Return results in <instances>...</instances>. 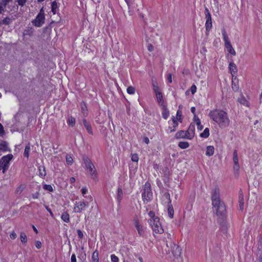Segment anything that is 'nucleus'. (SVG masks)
Masks as SVG:
<instances>
[{
	"label": "nucleus",
	"instance_id": "f257e3e1",
	"mask_svg": "<svg viewBox=\"0 0 262 262\" xmlns=\"http://www.w3.org/2000/svg\"><path fill=\"white\" fill-rule=\"evenodd\" d=\"M209 116L221 128H225L230 124V121L227 113L222 110L215 109L211 111L209 113Z\"/></svg>",
	"mask_w": 262,
	"mask_h": 262
},
{
	"label": "nucleus",
	"instance_id": "f03ea898",
	"mask_svg": "<svg viewBox=\"0 0 262 262\" xmlns=\"http://www.w3.org/2000/svg\"><path fill=\"white\" fill-rule=\"evenodd\" d=\"M142 197L144 204L151 201L152 199V192L151 190V186L148 182L145 183L143 189Z\"/></svg>",
	"mask_w": 262,
	"mask_h": 262
},
{
	"label": "nucleus",
	"instance_id": "7ed1b4c3",
	"mask_svg": "<svg viewBox=\"0 0 262 262\" xmlns=\"http://www.w3.org/2000/svg\"><path fill=\"white\" fill-rule=\"evenodd\" d=\"M83 161L88 170H89L90 174H91L92 179L94 180H97L96 169L95 168L94 164L92 163L90 159L86 157H83Z\"/></svg>",
	"mask_w": 262,
	"mask_h": 262
},
{
	"label": "nucleus",
	"instance_id": "20e7f679",
	"mask_svg": "<svg viewBox=\"0 0 262 262\" xmlns=\"http://www.w3.org/2000/svg\"><path fill=\"white\" fill-rule=\"evenodd\" d=\"M13 156L12 154H9L7 156H3L0 159V170H3V173H5L8 170L10 161L12 159Z\"/></svg>",
	"mask_w": 262,
	"mask_h": 262
},
{
	"label": "nucleus",
	"instance_id": "39448f33",
	"mask_svg": "<svg viewBox=\"0 0 262 262\" xmlns=\"http://www.w3.org/2000/svg\"><path fill=\"white\" fill-rule=\"evenodd\" d=\"M148 222L151 226L153 231L156 233L162 234L163 233L164 229L161 226L159 218L149 219Z\"/></svg>",
	"mask_w": 262,
	"mask_h": 262
},
{
	"label": "nucleus",
	"instance_id": "423d86ee",
	"mask_svg": "<svg viewBox=\"0 0 262 262\" xmlns=\"http://www.w3.org/2000/svg\"><path fill=\"white\" fill-rule=\"evenodd\" d=\"M213 208L215 211L216 214L219 217H223L226 213V209L223 201H219L216 204H212Z\"/></svg>",
	"mask_w": 262,
	"mask_h": 262
},
{
	"label": "nucleus",
	"instance_id": "0eeeda50",
	"mask_svg": "<svg viewBox=\"0 0 262 262\" xmlns=\"http://www.w3.org/2000/svg\"><path fill=\"white\" fill-rule=\"evenodd\" d=\"M211 199L212 204H216L217 202L222 201L220 190L217 186H215L211 191Z\"/></svg>",
	"mask_w": 262,
	"mask_h": 262
},
{
	"label": "nucleus",
	"instance_id": "6e6552de",
	"mask_svg": "<svg viewBox=\"0 0 262 262\" xmlns=\"http://www.w3.org/2000/svg\"><path fill=\"white\" fill-rule=\"evenodd\" d=\"M32 23L37 27H39L45 23V14L43 8H41L39 14L37 15L35 19Z\"/></svg>",
	"mask_w": 262,
	"mask_h": 262
},
{
	"label": "nucleus",
	"instance_id": "1a4fd4ad",
	"mask_svg": "<svg viewBox=\"0 0 262 262\" xmlns=\"http://www.w3.org/2000/svg\"><path fill=\"white\" fill-rule=\"evenodd\" d=\"M88 206V202L84 201H76L74 204L73 211L75 213H80Z\"/></svg>",
	"mask_w": 262,
	"mask_h": 262
},
{
	"label": "nucleus",
	"instance_id": "9d476101",
	"mask_svg": "<svg viewBox=\"0 0 262 262\" xmlns=\"http://www.w3.org/2000/svg\"><path fill=\"white\" fill-rule=\"evenodd\" d=\"M195 125L191 123L186 132L188 139H192L194 136Z\"/></svg>",
	"mask_w": 262,
	"mask_h": 262
},
{
	"label": "nucleus",
	"instance_id": "9b49d317",
	"mask_svg": "<svg viewBox=\"0 0 262 262\" xmlns=\"http://www.w3.org/2000/svg\"><path fill=\"white\" fill-rule=\"evenodd\" d=\"M172 252L174 256H179L181 254V249L179 246L173 244Z\"/></svg>",
	"mask_w": 262,
	"mask_h": 262
},
{
	"label": "nucleus",
	"instance_id": "f8f14e48",
	"mask_svg": "<svg viewBox=\"0 0 262 262\" xmlns=\"http://www.w3.org/2000/svg\"><path fill=\"white\" fill-rule=\"evenodd\" d=\"M233 162L234 163V168L235 170H238L239 168V166L238 164V159L237 156V150H235L233 152Z\"/></svg>",
	"mask_w": 262,
	"mask_h": 262
},
{
	"label": "nucleus",
	"instance_id": "ddd939ff",
	"mask_svg": "<svg viewBox=\"0 0 262 262\" xmlns=\"http://www.w3.org/2000/svg\"><path fill=\"white\" fill-rule=\"evenodd\" d=\"M82 122H83V124L84 127H85L86 130L88 131V132L92 135H93V132L92 130L91 123L89 122H88L86 120V119H83Z\"/></svg>",
	"mask_w": 262,
	"mask_h": 262
},
{
	"label": "nucleus",
	"instance_id": "4468645a",
	"mask_svg": "<svg viewBox=\"0 0 262 262\" xmlns=\"http://www.w3.org/2000/svg\"><path fill=\"white\" fill-rule=\"evenodd\" d=\"M225 46L229 53H230L232 55H235L236 52L234 49L233 48L230 42H227V43H225Z\"/></svg>",
	"mask_w": 262,
	"mask_h": 262
},
{
	"label": "nucleus",
	"instance_id": "2eb2a0df",
	"mask_svg": "<svg viewBox=\"0 0 262 262\" xmlns=\"http://www.w3.org/2000/svg\"><path fill=\"white\" fill-rule=\"evenodd\" d=\"M175 137L177 139H180V138L187 139V135L186 134V131L180 130L176 134Z\"/></svg>",
	"mask_w": 262,
	"mask_h": 262
},
{
	"label": "nucleus",
	"instance_id": "dca6fc26",
	"mask_svg": "<svg viewBox=\"0 0 262 262\" xmlns=\"http://www.w3.org/2000/svg\"><path fill=\"white\" fill-rule=\"evenodd\" d=\"M9 150L10 149L8 147V143L5 141H2L0 143V151H6Z\"/></svg>",
	"mask_w": 262,
	"mask_h": 262
},
{
	"label": "nucleus",
	"instance_id": "f3484780",
	"mask_svg": "<svg viewBox=\"0 0 262 262\" xmlns=\"http://www.w3.org/2000/svg\"><path fill=\"white\" fill-rule=\"evenodd\" d=\"M156 98L159 104L164 106V101L163 99V96L161 92L156 93Z\"/></svg>",
	"mask_w": 262,
	"mask_h": 262
},
{
	"label": "nucleus",
	"instance_id": "a211bd4d",
	"mask_svg": "<svg viewBox=\"0 0 262 262\" xmlns=\"http://www.w3.org/2000/svg\"><path fill=\"white\" fill-rule=\"evenodd\" d=\"M238 203H239V207L240 210H243L244 209V195L242 194V193H241L239 194Z\"/></svg>",
	"mask_w": 262,
	"mask_h": 262
},
{
	"label": "nucleus",
	"instance_id": "6ab92c4d",
	"mask_svg": "<svg viewBox=\"0 0 262 262\" xmlns=\"http://www.w3.org/2000/svg\"><path fill=\"white\" fill-rule=\"evenodd\" d=\"M81 108V113L83 115V116L85 117L88 116V110H87V106L84 102H82L80 104Z\"/></svg>",
	"mask_w": 262,
	"mask_h": 262
},
{
	"label": "nucleus",
	"instance_id": "aec40b11",
	"mask_svg": "<svg viewBox=\"0 0 262 262\" xmlns=\"http://www.w3.org/2000/svg\"><path fill=\"white\" fill-rule=\"evenodd\" d=\"M214 151V148L213 146H208L206 152V155L207 156H211L213 155Z\"/></svg>",
	"mask_w": 262,
	"mask_h": 262
},
{
	"label": "nucleus",
	"instance_id": "412c9836",
	"mask_svg": "<svg viewBox=\"0 0 262 262\" xmlns=\"http://www.w3.org/2000/svg\"><path fill=\"white\" fill-rule=\"evenodd\" d=\"M92 258L93 262H99V253L97 250L93 252Z\"/></svg>",
	"mask_w": 262,
	"mask_h": 262
},
{
	"label": "nucleus",
	"instance_id": "4be33fe9",
	"mask_svg": "<svg viewBox=\"0 0 262 262\" xmlns=\"http://www.w3.org/2000/svg\"><path fill=\"white\" fill-rule=\"evenodd\" d=\"M26 186L24 184H20L18 187H17L15 190V192L17 194H20L25 189Z\"/></svg>",
	"mask_w": 262,
	"mask_h": 262
},
{
	"label": "nucleus",
	"instance_id": "5701e85b",
	"mask_svg": "<svg viewBox=\"0 0 262 262\" xmlns=\"http://www.w3.org/2000/svg\"><path fill=\"white\" fill-rule=\"evenodd\" d=\"M12 22V19L9 17H6L0 23V25H9Z\"/></svg>",
	"mask_w": 262,
	"mask_h": 262
},
{
	"label": "nucleus",
	"instance_id": "b1692460",
	"mask_svg": "<svg viewBox=\"0 0 262 262\" xmlns=\"http://www.w3.org/2000/svg\"><path fill=\"white\" fill-rule=\"evenodd\" d=\"M61 218L66 223H68L70 221L69 214L67 212H64L62 214Z\"/></svg>",
	"mask_w": 262,
	"mask_h": 262
},
{
	"label": "nucleus",
	"instance_id": "393cba45",
	"mask_svg": "<svg viewBox=\"0 0 262 262\" xmlns=\"http://www.w3.org/2000/svg\"><path fill=\"white\" fill-rule=\"evenodd\" d=\"M189 144L188 142H180L178 146L182 149H186L189 147Z\"/></svg>",
	"mask_w": 262,
	"mask_h": 262
},
{
	"label": "nucleus",
	"instance_id": "a878e982",
	"mask_svg": "<svg viewBox=\"0 0 262 262\" xmlns=\"http://www.w3.org/2000/svg\"><path fill=\"white\" fill-rule=\"evenodd\" d=\"M205 27L206 31L209 32L212 28V20H208L206 21Z\"/></svg>",
	"mask_w": 262,
	"mask_h": 262
},
{
	"label": "nucleus",
	"instance_id": "bb28decb",
	"mask_svg": "<svg viewBox=\"0 0 262 262\" xmlns=\"http://www.w3.org/2000/svg\"><path fill=\"white\" fill-rule=\"evenodd\" d=\"M209 136V130L208 128H206L203 133L200 134V136L202 138H206Z\"/></svg>",
	"mask_w": 262,
	"mask_h": 262
},
{
	"label": "nucleus",
	"instance_id": "cd10ccee",
	"mask_svg": "<svg viewBox=\"0 0 262 262\" xmlns=\"http://www.w3.org/2000/svg\"><path fill=\"white\" fill-rule=\"evenodd\" d=\"M20 240L23 244H26L27 242V237L24 232H21L20 235Z\"/></svg>",
	"mask_w": 262,
	"mask_h": 262
},
{
	"label": "nucleus",
	"instance_id": "c85d7f7f",
	"mask_svg": "<svg viewBox=\"0 0 262 262\" xmlns=\"http://www.w3.org/2000/svg\"><path fill=\"white\" fill-rule=\"evenodd\" d=\"M173 212H174V211H173V207H172V205H169L168 208V216L170 218L173 217Z\"/></svg>",
	"mask_w": 262,
	"mask_h": 262
},
{
	"label": "nucleus",
	"instance_id": "c756f323",
	"mask_svg": "<svg viewBox=\"0 0 262 262\" xmlns=\"http://www.w3.org/2000/svg\"><path fill=\"white\" fill-rule=\"evenodd\" d=\"M205 18L206 19V20H211V14H210L208 9L206 7L205 8Z\"/></svg>",
	"mask_w": 262,
	"mask_h": 262
},
{
	"label": "nucleus",
	"instance_id": "7c9ffc66",
	"mask_svg": "<svg viewBox=\"0 0 262 262\" xmlns=\"http://www.w3.org/2000/svg\"><path fill=\"white\" fill-rule=\"evenodd\" d=\"M57 4L56 1H54L52 3V12L54 14L56 13V9L57 8Z\"/></svg>",
	"mask_w": 262,
	"mask_h": 262
},
{
	"label": "nucleus",
	"instance_id": "2f4dec72",
	"mask_svg": "<svg viewBox=\"0 0 262 262\" xmlns=\"http://www.w3.org/2000/svg\"><path fill=\"white\" fill-rule=\"evenodd\" d=\"M123 196V191L121 188H118V193H117V199L118 200V202H120Z\"/></svg>",
	"mask_w": 262,
	"mask_h": 262
},
{
	"label": "nucleus",
	"instance_id": "473e14b6",
	"mask_svg": "<svg viewBox=\"0 0 262 262\" xmlns=\"http://www.w3.org/2000/svg\"><path fill=\"white\" fill-rule=\"evenodd\" d=\"M223 39L225 41V43H227V42H230L229 40V38L228 35L226 34V32L225 30L222 32Z\"/></svg>",
	"mask_w": 262,
	"mask_h": 262
},
{
	"label": "nucleus",
	"instance_id": "72a5a7b5",
	"mask_svg": "<svg viewBox=\"0 0 262 262\" xmlns=\"http://www.w3.org/2000/svg\"><path fill=\"white\" fill-rule=\"evenodd\" d=\"M30 146L29 145H27L25 147V151H24V154L25 157H26L27 158L29 157V152L30 151Z\"/></svg>",
	"mask_w": 262,
	"mask_h": 262
},
{
	"label": "nucleus",
	"instance_id": "f704fd0d",
	"mask_svg": "<svg viewBox=\"0 0 262 262\" xmlns=\"http://www.w3.org/2000/svg\"><path fill=\"white\" fill-rule=\"evenodd\" d=\"M66 162L68 164L72 165L73 162V160L72 157L69 155H67L66 156Z\"/></svg>",
	"mask_w": 262,
	"mask_h": 262
},
{
	"label": "nucleus",
	"instance_id": "c9c22d12",
	"mask_svg": "<svg viewBox=\"0 0 262 262\" xmlns=\"http://www.w3.org/2000/svg\"><path fill=\"white\" fill-rule=\"evenodd\" d=\"M136 229H137V230L138 231V234L140 236L143 235L144 232V230L143 229L142 226L141 225L140 226H139V227H137L136 228Z\"/></svg>",
	"mask_w": 262,
	"mask_h": 262
},
{
	"label": "nucleus",
	"instance_id": "e433bc0d",
	"mask_svg": "<svg viewBox=\"0 0 262 262\" xmlns=\"http://www.w3.org/2000/svg\"><path fill=\"white\" fill-rule=\"evenodd\" d=\"M229 70L231 72H236V65L233 63H230L229 64Z\"/></svg>",
	"mask_w": 262,
	"mask_h": 262
},
{
	"label": "nucleus",
	"instance_id": "4c0bfd02",
	"mask_svg": "<svg viewBox=\"0 0 262 262\" xmlns=\"http://www.w3.org/2000/svg\"><path fill=\"white\" fill-rule=\"evenodd\" d=\"M127 92L129 94H134L135 92V89L133 86H129L127 89Z\"/></svg>",
	"mask_w": 262,
	"mask_h": 262
},
{
	"label": "nucleus",
	"instance_id": "58836bf2",
	"mask_svg": "<svg viewBox=\"0 0 262 262\" xmlns=\"http://www.w3.org/2000/svg\"><path fill=\"white\" fill-rule=\"evenodd\" d=\"M43 189L49 191H53V189L51 185H45L43 187Z\"/></svg>",
	"mask_w": 262,
	"mask_h": 262
},
{
	"label": "nucleus",
	"instance_id": "ea45409f",
	"mask_svg": "<svg viewBox=\"0 0 262 262\" xmlns=\"http://www.w3.org/2000/svg\"><path fill=\"white\" fill-rule=\"evenodd\" d=\"M111 260L112 262H119L118 257L116 256L115 254H112L111 256Z\"/></svg>",
	"mask_w": 262,
	"mask_h": 262
},
{
	"label": "nucleus",
	"instance_id": "a19ab883",
	"mask_svg": "<svg viewBox=\"0 0 262 262\" xmlns=\"http://www.w3.org/2000/svg\"><path fill=\"white\" fill-rule=\"evenodd\" d=\"M42 170L41 169V167L39 168V175L41 177H45L46 175L45 168L42 167Z\"/></svg>",
	"mask_w": 262,
	"mask_h": 262
},
{
	"label": "nucleus",
	"instance_id": "79ce46f5",
	"mask_svg": "<svg viewBox=\"0 0 262 262\" xmlns=\"http://www.w3.org/2000/svg\"><path fill=\"white\" fill-rule=\"evenodd\" d=\"M132 160L133 162H137L138 161L139 158H138V156L137 154H134L132 155Z\"/></svg>",
	"mask_w": 262,
	"mask_h": 262
},
{
	"label": "nucleus",
	"instance_id": "37998d69",
	"mask_svg": "<svg viewBox=\"0 0 262 262\" xmlns=\"http://www.w3.org/2000/svg\"><path fill=\"white\" fill-rule=\"evenodd\" d=\"M75 118L71 117L68 120V124L69 125H71L72 126H73L75 124Z\"/></svg>",
	"mask_w": 262,
	"mask_h": 262
},
{
	"label": "nucleus",
	"instance_id": "c03bdc74",
	"mask_svg": "<svg viewBox=\"0 0 262 262\" xmlns=\"http://www.w3.org/2000/svg\"><path fill=\"white\" fill-rule=\"evenodd\" d=\"M148 215L150 217V219H154L155 218H159L158 217L155 216V212L153 211H150L148 212Z\"/></svg>",
	"mask_w": 262,
	"mask_h": 262
},
{
	"label": "nucleus",
	"instance_id": "a18cd8bd",
	"mask_svg": "<svg viewBox=\"0 0 262 262\" xmlns=\"http://www.w3.org/2000/svg\"><path fill=\"white\" fill-rule=\"evenodd\" d=\"M18 5L21 7L24 6L27 2V0H16Z\"/></svg>",
	"mask_w": 262,
	"mask_h": 262
},
{
	"label": "nucleus",
	"instance_id": "49530a36",
	"mask_svg": "<svg viewBox=\"0 0 262 262\" xmlns=\"http://www.w3.org/2000/svg\"><path fill=\"white\" fill-rule=\"evenodd\" d=\"M197 127H198V129L200 130H201L203 128V126L202 125H201V121L200 119H198V121H197Z\"/></svg>",
	"mask_w": 262,
	"mask_h": 262
},
{
	"label": "nucleus",
	"instance_id": "de8ad7c7",
	"mask_svg": "<svg viewBox=\"0 0 262 262\" xmlns=\"http://www.w3.org/2000/svg\"><path fill=\"white\" fill-rule=\"evenodd\" d=\"M12 0H2V2H1V3L2 4V5H3L4 6H7V5H8V4L11 1H12Z\"/></svg>",
	"mask_w": 262,
	"mask_h": 262
},
{
	"label": "nucleus",
	"instance_id": "09e8293b",
	"mask_svg": "<svg viewBox=\"0 0 262 262\" xmlns=\"http://www.w3.org/2000/svg\"><path fill=\"white\" fill-rule=\"evenodd\" d=\"M190 91L192 94H194L196 91V87L194 84H193L190 88Z\"/></svg>",
	"mask_w": 262,
	"mask_h": 262
},
{
	"label": "nucleus",
	"instance_id": "8fccbe9b",
	"mask_svg": "<svg viewBox=\"0 0 262 262\" xmlns=\"http://www.w3.org/2000/svg\"><path fill=\"white\" fill-rule=\"evenodd\" d=\"M153 89L155 93L160 92L159 87L156 84H153Z\"/></svg>",
	"mask_w": 262,
	"mask_h": 262
},
{
	"label": "nucleus",
	"instance_id": "3c124183",
	"mask_svg": "<svg viewBox=\"0 0 262 262\" xmlns=\"http://www.w3.org/2000/svg\"><path fill=\"white\" fill-rule=\"evenodd\" d=\"M77 234H78V236L79 238H80L81 239L83 237V234L82 232L79 229L77 230Z\"/></svg>",
	"mask_w": 262,
	"mask_h": 262
},
{
	"label": "nucleus",
	"instance_id": "603ef678",
	"mask_svg": "<svg viewBox=\"0 0 262 262\" xmlns=\"http://www.w3.org/2000/svg\"><path fill=\"white\" fill-rule=\"evenodd\" d=\"M5 132L3 125L0 123V136H3L4 135Z\"/></svg>",
	"mask_w": 262,
	"mask_h": 262
},
{
	"label": "nucleus",
	"instance_id": "864d4df0",
	"mask_svg": "<svg viewBox=\"0 0 262 262\" xmlns=\"http://www.w3.org/2000/svg\"><path fill=\"white\" fill-rule=\"evenodd\" d=\"M41 243L40 241H36L35 243V246L37 249H40L41 247Z\"/></svg>",
	"mask_w": 262,
	"mask_h": 262
},
{
	"label": "nucleus",
	"instance_id": "5fc2aeb1",
	"mask_svg": "<svg viewBox=\"0 0 262 262\" xmlns=\"http://www.w3.org/2000/svg\"><path fill=\"white\" fill-rule=\"evenodd\" d=\"M45 207L46 209L47 210V211L50 213V215L52 216H53V213L52 212L51 209L49 208V207L48 206L46 205H45Z\"/></svg>",
	"mask_w": 262,
	"mask_h": 262
},
{
	"label": "nucleus",
	"instance_id": "6e6d98bb",
	"mask_svg": "<svg viewBox=\"0 0 262 262\" xmlns=\"http://www.w3.org/2000/svg\"><path fill=\"white\" fill-rule=\"evenodd\" d=\"M148 50L150 52H151L154 50V47L151 44H149L147 46Z\"/></svg>",
	"mask_w": 262,
	"mask_h": 262
},
{
	"label": "nucleus",
	"instance_id": "4d7b16f0",
	"mask_svg": "<svg viewBox=\"0 0 262 262\" xmlns=\"http://www.w3.org/2000/svg\"><path fill=\"white\" fill-rule=\"evenodd\" d=\"M165 198L168 200V203L169 204H170L171 203V200L170 199V194L168 193H166L165 194H164Z\"/></svg>",
	"mask_w": 262,
	"mask_h": 262
},
{
	"label": "nucleus",
	"instance_id": "13d9d810",
	"mask_svg": "<svg viewBox=\"0 0 262 262\" xmlns=\"http://www.w3.org/2000/svg\"><path fill=\"white\" fill-rule=\"evenodd\" d=\"M10 237L12 239H15L16 237V234L14 232H13L10 233Z\"/></svg>",
	"mask_w": 262,
	"mask_h": 262
},
{
	"label": "nucleus",
	"instance_id": "bf43d9fd",
	"mask_svg": "<svg viewBox=\"0 0 262 262\" xmlns=\"http://www.w3.org/2000/svg\"><path fill=\"white\" fill-rule=\"evenodd\" d=\"M6 6H4L0 3V14L2 13L3 11H4L5 9L6 8Z\"/></svg>",
	"mask_w": 262,
	"mask_h": 262
},
{
	"label": "nucleus",
	"instance_id": "052dcab7",
	"mask_svg": "<svg viewBox=\"0 0 262 262\" xmlns=\"http://www.w3.org/2000/svg\"><path fill=\"white\" fill-rule=\"evenodd\" d=\"M71 262H76V257L75 254H73L71 256Z\"/></svg>",
	"mask_w": 262,
	"mask_h": 262
},
{
	"label": "nucleus",
	"instance_id": "680f3d73",
	"mask_svg": "<svg viewBox=\"0 0 262 262\" xmlns=\"http://www.w3.org/2000/svg\"><path fill=\"white\" fill-rule=\"evenodd\" d=\"M169 115V113L168 112H167L166 111H165L163 113V117L165 118V119H166L168 116Z\"/></svg>",
	"mask_w": 262,
	"mask_h": 262
},
{
	"label": "nucleus",
	"instance_id": "e2e57ef3",
	"mask_svg": "<svg viewBox=\"0 0 262 262\" xmlns=\"http://www.w3.org/2000/svg\"><path fill=\"white\" fill-rule=\"evenodd\" d=\"M81 191H82V193L83 195L84 196V194H86V193L88 191V189L86 187H83L82 188Z\"/></svg>",
	"mask_w": 262,
	"mask_h": 262
},
{
	"label": "nucleus",
	"instance_id": "0e129e2a",
	"mask_svg": "<svg viewBox=\"0 0 262 262\" xmlns=\"http://www.w3.org/2000/svg\"><path fill=\"white\" fill-rule=\"evenodd\" d=\"M167 79H168V81L169 83H171L172 82V75L171 74H169L168 75V77H167Z\"/></svg>",
	"mask_w": 262,
	"mask_h": 262
},
{
	"label": "nucleus",
	"instance_id": "69168bd1",
	"mask_svg": "<svg viewBox=\"0 0 262 262\" xmlns=\"http://www.w3.org/2000/svg\"><path fill=\"white\" fill-rule=\"evenodd\" d=\"M135 226L136 228L141 226V225L140 224L139 220H137L135 221Z\"/></svg>",
	"mask_w": 262,
	"mask_h": 262
},
{
	"label": "nucleus",
	"instance_id": "338daca9",
	"mask_svg": "<svg viewBox=\"0 0 262 262\" xmlns=\"http://www.w3.org/2000/svg\"><path fill=\"white\" fill-rule=\"evenodd\" d=\"M126 3H127V5L128 6H130L132 4H133V1L132 0H125Z\"/></svg>",
	"mask_w": 262,
	"mask_h": 262
},
{
	"label": "nucleus",
	"instance_id": "774afa93",
	"mask_svg": "<svg viewBox=\"0 0 262 262\" xmlns=\"http://www.w3.org/2000/svg\"><path fill=\"white\" fill-rule=\"evenodd\" d=\"M143 141L146 144H148L149 142V140L148 138L146 137L144 138Z\"/></svg>",
	"mask_w": 262,
	"mask_h": 262
}]
</instances>
